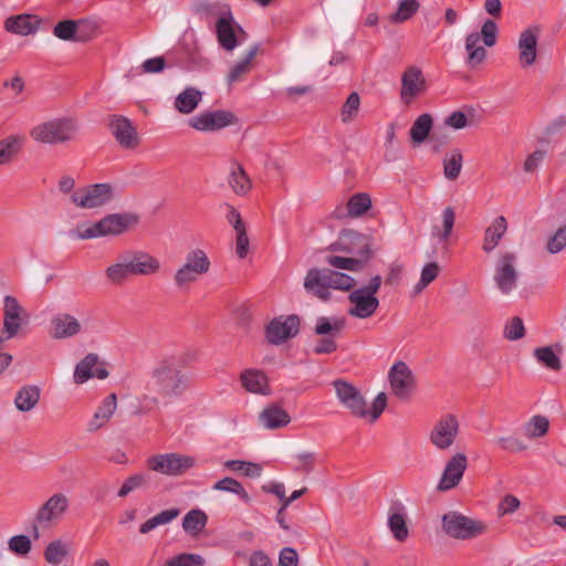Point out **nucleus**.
Wrapping results in <instances>:
<instances>
[{
    "label": "nucleus",
    "instance_id": "nucleus-1",
    "mask_svg": "<svg viewBox=\"0 0 566 566\" xmlns=\"http://www.w3.org/2000/svg\"><path fill=\"white\" fill-rule=\"evenodd\" d=\"M188 388V377L178 367L176 359H163L151 371L146 389L164 397H178Z\"/></svg>",
    "mask_w": 566,
    "mask_h": 566
},
{
    "label": "nucleus",
    "instance_id": "nucleus-2",
    "mask_svg": "<svg viewBox=\"0 0 566 566\" xmlns=\"http://www.w3.org/2000/svg\"><path fill=\"white\" fill-rule=\"evenodd\" d=\"M356 281L348 274L331 269H310L304 280V289L319 300L327 301L331 297L329 289L352 292Z\"/></svg>",
    "mask_w": 566,
    "mask_h": 566
},
{
    "label": "nucleus",
    "instance_id": "nucleus-3",
    "mask_svg": "<svg viewBox=\"0 0 566 566\" xmlns=\"http://www.w3.org/2000/svg\"><path fill=\"white\" fill-rule=\"evenodd\" d=\"M138 222L139 216L132 211L111 213L81 231L77 237L80 239H93L98 237L119 235L135 228Z\"/></svg>",
    "mask_w": 566,
    "mask_h": 566
},
{
    "label": "nucleus",
    "instance_id": "nucleus-4",
    "mask_svg": "<svg viewBox=\"0 0 566 566\" xmlns=\"http://www.w3.org/2000/svg\"><path fill=\"white\" fill-rule=\"evenodd\" d=\"M441 527L449 537L460 541L473 539L484 534L488 530L484 522L457 511H450L442 515Z\"/></svg>",
    "mask_w": 566,
    "mask_h": 566
},
{
    "label": "nucleus",
    "instance_id": "nucleus-5",
    "mask_svg": "<svg viewBox=\"0 0 566 566\" xmlns=\"http://www.w3.org/2000/svg\"><path fill=\"white\" fill-rule=\"evenodd\" d=\"M211 262L201 249H193L185 256V262L176 271L174 283L178 290H189L202 275L210 270Z\"/></svg>",
    "mask_w": 566,
    "mask_h": 566
},
{
    "label": "nucleus",
    "instance_id": "nucleus-6",
    "mask_svg": "<svg viewBox=\"0 0 566 566\" xmlns=\"http://www.w3.org/2000/svg\"><path fill=\"white\" fill-rule=\"evenodd\" d=\"M499 28L496 23L488 19L483 22L480 32H471L465 38V51L468 52L467 64L475 67L486 59V50L480 45L481 40L485 46L492 48L497 41Z\"/></svg>",
    "mask_w": 566,
    "mask_h": 566
},
{
    "label": "nucleus",
    "instance_id": "nucleus-7",
    "mask_svg": "<svg viewBox=\"0 0 566 566\" xmlns=\"http://www.w3.org/2000/svg\"><path fill=\"white\" fill-rule=\"evenodd\" d=\"M520 272L517 269V254L511 251L499 253L494 265L493 281L503 295H510L517 287Z\"/></svg>",
    "mask_w": 566,
    "mask_h": 566
},
{
    "label": "nucleus",
    "instance_id": "nucleus-8",
    "mask_svg": "<svg viewBox=\"0 0 566 566\" xmlns=\"http://www.w3.org/2000/svg\"><path fill=\"white\" fill-rule=\"evenodd\" d=\"M76 124L72 119H56L39 124L30 132L31 137L44 144L67 142L76 133Z\"/></svg>",
    "mask_w": 566,
    "mask_h": 566
},
{
    "label": "nucleus",
    "instance_id": "nucleus-9",
    "mask_svg": "<svg viewBox=\"0 0 566 566\" xmlns=\"http://www.w3.org/2000/svg\"><path fill=\"white\" fill-rule=\"evenodd\" d=\"M114 197L109 184H94L77 188L71 195V201L82 209H94L107 205Z\"/></svg>",
    "mask_w": 566,
    "mask_h": 566
},
{
    "label": "nucleus",
    "instance_id": "nucleus-10",
    "mask_svg": "<svg viewBox=\"0 0 566 566\" xmlns=\"http://www.w3.org/2000/svg\"><path fill=\"white\" fill-rule=\"evenodd\" d=\"M335 251H342L355 255L356 259L370 260L371 238L353 229H345L340 232L339 240L331 247Z\"/></svg>",
    "mask_w": 566,
    "mask_h": 566
},
{
    "label": "nucleus",
    "instance_id": "nucleus-11",
    "mask_svg": "<svg viewBox=\"0 0 566 566\" xmlns=\"http://www.w3.org/2000/svg\"><path fill=\"white\" fill-rule=\"evenodd\" d=\"M70 501L63 493L50 496L36 511L32 524L34 538H39V526H49L60 520L69 509Z\"/></svg>",
    "mask_w": 566,
    "mask_h": 566
},
{
    "label": "nucleus",
    "instance_id": "nucleus-12",
    "mask_svg": "<svg viewBox=\"0 0 566 566\" xmlns=\"http://www.w3.org/2000/svg\"><path fill=\"white\" fill-rule=\"evenodd\" d=\"M460 433V422L457 416L447 413L440 417L429 433L430 443L440 451L449 450Z\"/></svg>",
    "mask_w": 566,
    "mask_h": 566
},
{
    "label": "nucleus",
    "instance_id": "nucleus-13",
    "mask_svg": "<svg viewBox=\"0 0 566 566\" xmlns=\"http://www.w3.org/2000/svg\"><path fill=\"white\" fill-rule=\"evenodd\" d=\"M193 464L195 460L192 458L177 453L157 454L147 460L149 470L166 475H180L192 468Z\"/></svg>",
    "mask_w": 566,
    "mask_h": 566
},
{
    "label": "nucleus",
    "instance_id": "nucleus-14",
    "mask_svg": "<svg viewBox=\"0 0 566 566\" xmlns=\"http://www.w3.org/2000/svg\"><path fill=\"white\" fill-rule=\"evenodd\" d=\"M392 394L400 400H408L416 388V377L405 361L395 363L388 374Z\"/></svg>",
    "mask_w": 566,
    "mask_h": 566
},
{
    "label": "nucleus",
    "instance_id": "nucleus-15",
    "mask_svg": "<svg viewBox=\"0 0 566 566\" xmlns=\"http://www.w3.org/2000/svg\"><path fill=\"white\" fill-rule=\"evenodd\" d=\"M333 386L337 398L353 416L367 418L368 409L366 400L353 384L338 379L333 382Z\"/></svg>",
    "mask_w": 566,
    "mask_h": 566
},
{
    "label": "nucleus",
    "instance_id": "nucleus-16",
    "mask_svg": "<svg viewBox=\"0 0 566 566\" xmlns=\"http://www.w3.org/2000/svg\"><path fill=\"white\" fill-rule=\"evenodd\" d=\"M427 91V81L418 66H408L401 75L400 99L405 105H411Z\"/></svg>",
    "mask_w": 566,
    "mask_h": 566
},
{
    "label": "nucleus",
    "instance_id": "nucleus-17",
    "mask_svg": "<svg viewBox=\"0 0 566 566\" xmlns=\"http://www.w3.org/2000/svg\"><path fill=\"white\" fill-rule=\"evenodd\" d=\"M29 317L27 311L20 305L17 297L7 295L3 298V328L2 335L6 338L15 337L23 322Z\"/></svg>",
    "mask_w": 566,
    "mask_h": 566
},
{
    "label": "nucleus",
    "instance_id": "nucleus-18",
    "mask_svg": "<svg viewBox=\"0 0 566 566\" xmlns=\"http://www.w3.org/2000/svg\"><path fill=\"white\" fill-rule=\"evenodd\" d=\"M297 315L280 316L270 322L265 329V337L270 344L280 345L297 335L300 329Z\"/></svg>",
    "mask_w": 566,
    "mask_h": 566
},
{
    "label": "nucleus",
    "instance_id": "nucleus-19",
    "mask_svg": "<svg viewBox=\"0 0 566 566\" xmlns=\"http://www.w3.org/2000/svg\"><path fill=\"white\" fill-rule=\"evenodd\" d=\"M468 468V458L462 452H457L448 459L440 476L437 490L450 491L459 485Z\"/></svg>",
    "mask_w": 566,
    "mask_h": 566
},
{
    "label": "nucleus",
    "instance_id": "nucleus-20",
    "mask_svg": "<svg viewBox=\"0 0 566 566\" xmlns=\"http://www.w3.org/2000/svg\"><path fill=\"white\" fill-rule=\"evenodd\" d=\"M238 123L230 111L205 112L189 119V126L201 132H214Z\"/></svg>",
    "mask_w": 566,
    "mask_h": 566
},
{
    "label": "nucleus",
    "instance_id": "nucleus-21",
    "mask_svg": "<svg viewBox=\"0 0 566 566\" xmlns=\"http://www.w3.org/2000/svg\"><path fill=\"white\" fill-rule=\"evenodd\" d=\"M539 29L537 27H528L518 35V64L522 69L531 67L537 60Z\"/></svg>",
    "mask_w": 566,
    "mask_h": 566
},
{
    "label": "nucleus",
    "instance_id": "nucleus-22",
    "mask_svg": "<svg viewBox=\"0 0 566 566\" xmlns=\"http://www.w3.org/2000/svg\"><path fill=\"white\" fill-rule=\"evenodd\" d=\"M109 128L116 142L125 149H134L139 145V137L133 123L125 116L112 115Z\"/></svg>",
    "mask_w": 566,
    "mask_h": 566
},
{
    "label": "nucleus",
    "instance_id": "nucleus-23",
    "mask_svg": "<svg viewBox=\"0 0 566 566\" xmlns=\"http://www.w3.org/2000/svg\"><path fill=\"white\" fill-rule=\"evenodd\" d=\"M348 302L350 303L348 314L361 319L373 316L379 306L376 296L369 295L360 289L353 290L349 293Z\"/></svg>",
    "mask_w": 566,
    "mask_h": 566
},
{
    "label": "nucleus",
    "instance_id": "nucleus-24",
    "mask_svg": "<svg viewBox=\"0 0 566 566\" xmlns=\"http://www.w3.org/2000/svg\"><path fill=\"white\" fill-rule=\"evenodd\" d=\"M52 337L55 339L71 338L82 332V324L70 313H57L51 319Z\"/></svg>",
    "mask_w": 566,
    "mask_h": 566
},
{
    "label": "nucleus",
    "instance_id": "nucleus-25",
    "mask_svg": "<svg viewBox=\"0 0 566 566\" xmlns=\"http://www.w3.org/2000/svg\"><path fill=\"white\" fill-rule=\"evenodd\" d=\"M216 33L220 46L231 52L238 45V35L235 32L233 17L230 12L222 14L216 23Z\"/></svg>",
    "mask_w": 566,
    "mask_h": 566
},
{
    "label": "nucleus",
    "instance_id": "nucleus-26",
    "mask_svg": "<svg viewBox=\"0 0 566 566\" xmlns=\"http://www.w3.org/2000/svg\"><path fill=\"white\" fill-rule=\"evenodd\" d=\"M98 356L96 354L86 355L75 367L74 381L83 384L90 378L96 377L104 379L108 376V371L101 366H97Z\"/></svg>",
    "mask_w": 566,
    "mask_h": 566
},
{
    "label": "nucleus",
    "instance_id": "nucleus-27",
    "mask_svg": "<svg viewBox=\"0 0 566 566\" xmlns=\"http://www.w3.org/2000/svg\"><path fill=\"white\" fill-rule=\"evenodd\" d=\"M259 421L265 429L276 430L286 427L291 417L283 407L271 403L261 411Z\"/></svg>",
    "mask_w": 566,
    "mask_h": 566
},
{
    "label": "nucleus",
    "instance_id": "nucleus-28",
    "mask_svg": "<svg viewBox=\"0 0 566 566\" xmlns=\"http://www.w3.org/2000/svg\"><path fill=\"white\" fill-rule=\"evenodd\" d=\"M241 386L251 394L270 395L266 375L259 369H245L240 374Z\"/></svg>",
    "mask_w": 566,
    "mask_h": 566
},
{
    "label": "nucleus",
    "instance_id": "nucleus-29",
    "mask_svg": "<svg viewBox=\"0 0 566 566\" xmlns=\"http://www.w3.org/2000/svg\"><path fill=\"white\" fill-rule=\"evenodd\" d=\"M388 527L398 542H405L409 536V528L407 526V514L405 507L397 503L390 506L388 513Z\"/></svg>",
    "mask_w": 566,
    "mask_h": 566
},
{
    "label": "nucleus",
    "instance_id": "nucleus-30",
    "mask_svg": "<svg viewBox=\"0 0 566 566\" xmlns=\"http://www.w3.org/2000/svg\"><path fill=\"white\" fill-rule=\"evenodd\" d=\"M117 407V397L109 394L95 411L92 420L87 424V430L93 432L104 427L114 415Z\"/></svg>",
    "mask_w": 566,
    "mask_h": 566
},
{
    "label": "nucleus",
    "instance_id": "nucleus-31",
    "mask_svg": "<svg viewBox=\"0 0 566 566\" xmlns=\"http://www.w3.org/2000/svg\"><path fill=\"white\" fill-rule=\"evenodd\" d=\"M507 230V221L503 216L496 217L485 229L482 249L484 252H492L500 243Z\"/></svg>",
    "mask_w": 566,
    "mask_h": 566
},
{
    "label": "nucleus",
    "instance_id": "nucleus-32",
    "mask_svg": "<svg viewBox=\"0 0 566 566\" xmlns=\"http://www.w3.org/2000/svg\"><path fill=\"white\" fill-rule=\"evenodd\" d=\"M562 350L563 346L560 344H555L554 346L537 347L534 349L533 355L536 360L547 369L559 371L563 365L557 353H560Z\"/></svg>",
    "mask_w": 566,
    "mask_h": 566
},
{
    "label": "nucleus",
    "instance_id": "nucleus-33",
    "mask_svg": "<svg viewBox=\"0 0 566 566\" xmlns=\"http://www.w3.org/2000/svg\"><path fill=\"white\" fill-rule=\"evenodd\" d=\"M228 184L238 196H245L252 188V181L239 163H233L228 177Z\"/></svg>",
    "mask_w": 566,
    "mask_h": 566
},
{
    "label": "nucleus",
    "instance_id": "nucleus-34",
    "mask_svg": "<svg viewBox=\"0 0 566 566\" xmlns=\"http://www.w3.org/2000/svg\"><path fill=\"white\" fill-rule=\"evenodd\" d=\"M41 390L36 385L21 387L14 398V406L19 411H31L39 402Z\"/></svg>",
    "mask_w": 566,
    "mask_h": 566
},
{
    "label": "nucleus",
    "instance_id": "nucleus-35",
    "mask_svg": "<svg viewBox=\"0 0 566 566\" xmlns=\"http://www.w3.org/2000/svg\"><path fill=\"white\" fill-rule=\"evenodd\" d=\"M4 25L7 31L11 33L28 35L36 31L39 20L33 15L19 14L8 18Z\"/></svg>",
    "mask_w": 566,
    "mask_h": 566
},
{
    "label": "nucleus",
    "instance_id": "nucleus-36",
    "mask_svg": "<svg viewBox=\"0 0 566 566\" xmlns=\"http://www.w3.org/2000/svg\"><path fill=\"white\" fill-rule=\"evenodd\" d=\"M432 126L433 118L429 113H424L418 116L409 130L412 145H421L429 137Z\"/></svg>",
    "mask_w": 566,
    "mask_h": 566
},
{
    "label": "nucleus",
    "instance_id": "nucleus-37",
    "mask_svg": "<svg viewBox=\"0 0 566 566\" xmlns=\"http://www.w3.org/2000/svg\"><path fill=\"white\" fill-rule=\"evenodd\" d=\"M346 326L344 317H325L321 316L316 321L314 333L319 336L336 337Z\"/></svg>",
    "mask_w": 566,
    "mask_h": 566
},
{
    "label": "nucleus",
    "instance_id": "nucleus-38",
    "mask_svg": "<svg viewBox=\"0 0 566 566\" xmlns=\"http://www.w3.org/2000/svg\"><path fill=\"white\" fill-rule=\"evenodd\" d=\"M202 93L195 87H187L175 99V107L181 114L193 112L201 101Z\"/></svg>",
    "mask_w": 566,
    "mask_h": 566
},
{
    "label": "nucleus",
    "instance_id": "nucleus-39",
    "mask_svg": "<svg viewBox=\"0 0 566 566\" xmlns=\"http://www.w3.org/2000/svg\"><path fill=\"white\" fill-rule=\"evenodd\" d=\"M207 521L208 516L203 511L193 509L185 515L182 520V528L186 533L197 536L206 527Z\"/></svg>",
    "mask_w": 566,
    "mask_h": 566
},
{
    "label": "nucleus",
    "instance_id": "nucleus-40",
    "mask_svg": "<svg viewBox=\"0 0 566 566\" xmlns=\"http://www.w3.org/2000/svg\"><path fill=\"white\" fill-rule=\"evenodd\" d=\"M24 138L11 135L0 140V165L10 163L21 150Z\"/></svg>",
    "mask_w": 566,
    "mask_h": 566
},
{
    "label": "nucleus",
    "instance_id": "nucleus-41",
    "mask_svg": "<svg viewBox=\"0 0 566 566\" xmlns=\"http://www.w3.org/2000/svg\"><path fill=\"white\" fill-rule=\"evenodd\" d=\"M259 44L253 45L244 55L243 60L238 62L230 71L228 75V82L234 83L239 81L242 75L249 73L252 70V61L259 53Z\"/></svg>",
    "mask_w": 566,
    "mask_h": 566
},
{
    "label": "nucleus",
    "instance_id": "nucleus-42",
    "mask_svg": "<svg viewBox=\"0 0 566 566\" xmlns=\"http://www.w3.org/2000/svg\"><path fill=\"white\" fill-rule=\"evenodd\" d=\"M463 165V156L460 149H452L443 159V175L448 180H455Z\"/></svg>",
    "mask_w": 566,
    "mask_h": 566
},
{
    "label": "nucleus",
    "instance_id": "nucleus-43",
    "mask_svg": "<svg viewBox=\"0 0 566 566\" xmlns=\"http://www.w3.org/2000/svg\"><path fill=\"white\" fill-rule=\"evenodd\" d=\"M136 253V265L139 271V275L147 276V275H155L157 274L161 269V263L159 259L156 256L145 252V251H137Z\"/></svg>",
    "mask_w": 566,
    "mask_h": 566
},
{
    "label": "nucleus",
    "instance_id": "nucleus-44",
    "mask_svg": "<svg viewBox=\"0 0 566 566\" xmlns=\"http://www.w3.org/2000/svg\"><path fill=\"white\" fill-rule=\"evenodd\" d=\"M180 514V510L177 507L168 509L165 511H161L160 513L156 514L151 518L147 520L145 523H143L139 527V532L142 534H147L157 526L166 525L174 521L176 517H178Z\"/></svg>",
    "mask_w": 566,
    "mask_h": 566
},
{
    "label": "nucleus",
    "instance_id": "nucleus-45",
    "mask_svg": "<svg viewBox=\"0 0 566 566\" xmlns=\"http://www.w3.org/2000/svg\"><path fill=\"white\" fill-rule=\"evenodd\" d=\"M325 261L335 269L347 270L350 272H359L366 266L365 260L356 258L327 255Z\"/></svg>",
    "mask_w": 566,
    "mask_h": 566
},
{
    "label": "nucleus",
    "instance_id": "nucleus-46",
    "mask_svg": "<svg viewBox=\"0 0 566 566\" xmlns=\"http://www.w3.org/2000/svg\"><path fill=\"white\" fill-rule=\"evenodd\" d=\"M371 208L369 195L359 192L350 197L347 202V213L352 218L361 217Z\"/></svg>",
    "mask_w": 566,
    "mask_h": 566
},
{
    "label": "nucleus",
    "instance_id": "nucleus-47",
    "mask_svg": "<svg viewBox=\"0 0 566 566\" xmlns=\"http://www.w3.org/2000/svg\"><path fill=\"white\" fill-rule=\"evenodd\" d=\"M455 221V211L452 207H447L442 212V229L432 228V235L437 237L440 242H446L451 237Z\"/></svg>",
    "mask_w": 566,
    "mask_h": 566
},
{
    "label": "nucleus",
    "instance_id": "nucleus-48",
    "mask_svg": "<svg viewBox=\"0 0 566 566\" xmlns=\"http://www.w3.org/2000/svg\"><path fill=\"white\" fill-rule=\"evenodd\" d=\"M216 491L230 492L239 495L244 503L251 502V496L248 494L242 484L233 478L226 476L219 480L212 488Z\"/></svg>",
    "mask_w": 566,
    "mask_h": 566
},
{
    "label": "nucleus",
    "instance_id": "nucleus-49",
    "mask_svg": "<svg viewBox=\"0 0 566 566\" xmlns=\"http://www.w3.org/2000/svg\"><path fill=\"white\" fill-rule=\"evenodd\" d=\"M420 4L417 0H402L399 2L396 12L389 15L392 23H403L409 20L419 9Z\"/></svg>",
    "mask_w": 566,
    "mask_h": 566
},
{
    "label": "nucleus",
    "instance_id": "nucleus-50",
    "mask_svg": "<svg viewBox=\"0 0 566 566\" xmlns=\"http://www.w3.org/2000/svg\"><path fill=\"white\" fill-rule=\"evenodd\" d=\"M69 554L67 545L61 539L51 542L44 549V558L49 564H60Z\"/></svg>",
    "mask_w": 566,
    "mask_h": 566
},
{
    "label": "nucleus",
    "instance_id": "nucleus-51",
    "mask_svg": "<svg viewBox=\"0 0 566 566\" xmlns=\"http://www.w3.org/2000/svg\"><path fill=\"white\" fill-rule=\"evenodd\" d=\"M76 42L85 43L97 35L99 25L94 20L80 19L76 20Z\"/></svg>",
    "mask_w": 566,
    "mask_h": 566
},
{
    "label": "nucleus",
    "instance_id": "nucleus-52",
    "mask_svg": "<svg viewBox=\"0 0 566 566\" xmlns=\"http://www.w3.org/2000/svg\"><path fill=\"white\" fill-rule=\"evenodd\" d=\"M149 481L148 474L137 473L128 476L122 484L120 489L117 492L118 497H126L132 492L143 489L147 485Z\"/></svg>",
    "mask_w": 566,
    "mask_h": 566
},
{
    "label": "nucleus",
    "instance_id": "nucleus-53",
    "mask_svg": "<svg viewBox=\"0 0 566 566\" xmlns=\"http://www.w3.org/2000/svg\"><path fill=\"white\" fill-rule=\"evenodd\" d=\"M549 428V421L544 416H533L525 424V436L534 439L543 437L547 433Z\"/></svg>",
    "mask_w": 566,
    "mask_h": 566
},
{
    "label": "nucleus",
    "instance_id": "nucleus-54",
    "mask_svg": "<svg viewBox=\"0 0 566 566\" xmlns=\"http://www.w3.org/2000/svg\"><path fill=\"white\" fill-rule=\"evenodd\" d=\"M440 273V266L437 262L426 264L421 271L420 280L413 287V293H421Z\"/></svg>",
    "mask_w": 566,
    "mask_h": 566
},
{
    "label": "nucleus",
    "instance_id": "nucleus-55",
    "mask_svg": "<svg viewBox=\"0 0 566 566\" xmlns=\"http://www.w3.org/2000/svg\"><path fill=\"white\" fill-rule=\"evenodd\" d=\"M76 20L65 19L53 28V34L60 40L76 42Z\"/></svg>",
    "mask_w": 566,
    "mask_h": 566
},
{
    "label": "nucleus",
    "instance_id": "nucleus-56",
    "mask_svg": "<svg viewBox=\"0 0 566 566\" xmlns=\"http://www.w3.org/2000/svg\"><path fill=\"white\" fill-rule=\"evenodd\" d=\"M359 106H360V97H359L358 93L353 92L352 94H349L346 102L342 106V111H340L342 122L343 123L353 122L358 114Z\"/></svg>",
    "mask_w": 566,
    "mask_h": 566
},
{
    "label": "nucleus",
    "instance_id": "nucleus-57",
    "mask_svg": "<svg viewBox=\"0 0 566 566\" xmlns=\"http://www.w3.org/2000/svg\"><path fill=\"white\" fill-rule=\"evenodd\" d=\"M205 558L199 554L182 553L166 560L164 566H203Z\"/></svg>",
    "mask_w": 566,
    "mask_h": 566
},
{
    "label": "nucleus",
    "instance_id": "nucleus-58",
    "mask_svg": "<svg viewBox=\"0 0 566 566\" xmlns=\"http://www.w3.org/2000/svg\"><path fill=\"white\" fill-rule=\"evenodd\" d=\"M105 274L113 284L117 285L124 283L129 277L120 255H118L115 263L105 270Z\"/></svg>",
    "mask_w": 566,
    "mask_h": 566
},
{
    "label": "nucleus",
    "instance_id": "nucleus-59",
    "mask_svg": "<svg viewBox=\"0 0 566 566\" xmlns=\"http://www.w3.org/2000/svg\"><path fill=\"white\" fill-rule=\"evenodd\" d=\"M8 548L18 556H27L32 549V542L27 535H14L8 541Z\"/></svg>",
    "mask_w": 566,
    "mask_h": 566
},
{
    "label": "nucleus",
    "instance_id": "nucleus-60",
    "mask_svg": "<svg viewBox=\"0 0 566 566\" xmlns=\"http://www.w3.org/2000/svg\"><path fill=\"white\" fill-rule=\"evenodd\" d=\"M566 248V224L559 227L547 240L546 250L551 254H556Z\"/></svg>",
    "mask_w": 566,
    "mask_h": 566
},
{
    "label": "nucleus",
    "instance_id": "nucleus-61",
    "mask_svg": "<svg viewBox=\"0 0 566 566\" xmlns=\"http://www.w3.org/2000/svg\"><path fill=\"white\" fill-rule=\"evenodd\" d=\"M525 335L523 321L518 316H514L504 327V337L509 340H517Z\"/></svg>",
    "mask_w": 566,
    "mask_h": 566
},
{
    "label": "nucleus",
    "instance_id": "nucleus-62",
    "mask_svg": "<svg viewBox=\"0 0 566 566\" xmlns=\"http://www.w3.org/2000/svg\"><path fill=\"white\" fill-rule=\"evenodd\" d=\"M387 406V396L385 392H379L371 403V409L368 410L369 422H375L384 412Z\"/></svg>",
    "mask_w": 566,
    "mask_h": 566
},
{
    "label": "nucleus",
    "instance_id": "nucleus-63",
    "mask_svg": "<svg viewBox=\"0 0 566 566\" xmlns=\"http://www.w3.org/2000/svg\"><path fill=\"white\" fill-rule=\"evenodd\" d=\"M235 253L240 259H244L249 252V237L247 228L235 230Z\"/></svg>",
    "mask_w": 566,
    "mask_h": 566
},
{
    "label": "nucleus",
    "instance_id": "nucleus-64",
    "mask_svg": "<svg viewBox=\"0 0 566 566\" xmlns=\"http://www.w3.org/2000/svg\"><path fill=\"white\" fill-rule=\"evenodd\" d=\"M298 556L294 548L285 547L280 553L279 566H297Z\"/></svg>",
    "mask_w": 566,
    "mask_h": 566
}]
</instances>
